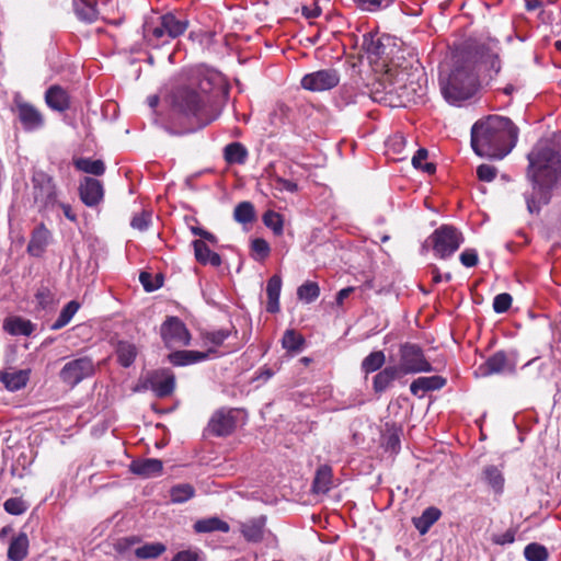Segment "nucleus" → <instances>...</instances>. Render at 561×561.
<instances>
[{
  "mask_svg": "<svg viewBox=\"0 0 561 561\" xmlns=\"http://www.w3.org/2000/svg\"><path fill=\"white\" fill-rule=\"evenodd\" d=\"M213 81L209 77L193 78L187 84H180L170 95L171 107L174 113L184 116L203 128L221 113L216 98L211 94Z\"/></svg>",
  "mask_w": 561,
  "mask_h": 561,
  "instance_id": "nucleus-1",
  "label": "nucleus"
},
{
  "mask_svg": "<svg viewBox=\"0 0 561 561\" xmlns=\"http://www.w3.org/2000/svg\"><path fill=\"white\" fill-rule=\"evenodd\" d=\"M528 176L533 192L525 194L530 214L539 213L549 203L551 191L561 183V154L550 147H537L528 154Z\"/></svg>",
  "mask_w": 561,
  "mask_h": 561,
  "instance_id": "nucleus-2",
  "label": "nucleus"
},
{
  "mask_svg": "<svg viewBox=\"0 0 561 561\" xmlns=\"http://www.w3.org/2000/svg\"><path fill=\"white\" fill-rule=\"evenodd\" d=\"M518 129L503 116L490 115L476 122L471 128V147L480 156L503 159L515 147Z\"/></svg>",
  "mask_w": 561,
  "mask_h": 561,
  "instance_id": "nucleus-3",
  "label": "nucleus"
},
{
  "mask_svg": "<svg viewBox=\"0 0 561 561\" xmlns=\"http://www.w3.org/2000/svg\"><path fill=\"white\" fill-rule=\"evenodd\" d=\"M439 85L444 99L451 105L460 106L476 95L480 82L470 51L461 49L453 54L451 64L440 69Z\"/></svg>",
  "mask_w": 561,
  "mask_h": 561,
  "instance_id": "nucleus-4",
  "label": "nucleus"
},
{
  "mask_svg": "<svg viewBox=\"0 0 561 561\" xmlns=\"http://www.w3.org/2000/svg\"><path fill=\"white\" fill-rule=\"evenodd\" d=\"M187 26V20H180L173 13H165L158 18L156 24L146 22L144 36L149 44L158 46L181 36Z\"/></svg>",
  "mask_w": 561,
  "mask_h": 561,
  "instance_id": "nucleus-5",
  "label": "nucleus"
},
{
  "mask_svg": "<svg viewBox=\"0 0 561 561\" xmlns=\"http://www.w3.org/2000/svg\"><path fill=\"white\" fill-rule=\"evenodd\" d=\"M403 376L435 371L436 368L425 357L422 347L414 343H403L399 347V365Z\"/></svg>",
  "mask_w": 561,
  "mask_h": 561,
  "instance_id": "nucleus-6",
  "label": "nucleus"
},
{
  "mask_svg": "<svg viewBox=\"0 0 561 561\" xmlns=\"http://www.w3.org/2000/svg\"><path fill=\"white\" fill-rule=\"evenodd\" d=\"M435 255L446 259L454 254L463 242L462 233L449 225H442L428 238Z\"/></svg>",
  "mask_w": 561,
  "mask_h": 561,
  "instance_id": "nucleus-7",
  "label": "nucleus"
},
{
  "mask_svg": "<svg viewBox=\"0 0 561 561\" xmlns=\"http://www.w3.org/2000/svg\"><path fill=\"white\" fill-rule=\"evenodd\" d=\"M94 373L93 360L83 356L67 362L59 371V379L66 386L75 388L82 380L92 377Z\"/></svg>",
  "mask_w": 561,
  "mask_h": 561,
  "instance_id": "nucleus-8",
  "label": "nucleus"
},
{
  "mask_svg": "<svg viewBox=\"0 0 561 561\" xmlns=\"http://www.w3.org/2000/svg\"><path fill=\"white\" fill-rule=\"evenodd\" d=\"M33 196L41 208L57 204V187L54 179L44 171H35L32 176Z\"/></svg>",
  "mask_w": 561,
  "mask_h": 561,
  "instance_id": "nucleus-9",
  "label": "nucleus"
},
{
  "mask_svg": "<svg viewBox=\"0 0 561 561\" xmlns=\"http://www.w3.org/2000/svg\"><path fill=\"white\" fill-rule=\"evenodd\" d=\"M163 342L168 347L190 344L191 335L185 324L176 317H169L160 329Z\"/></svg>",
  "mask_w": 561,
  "mask_h": 561,
  "instance_id": "nucleus-10",
  "label": "nucleus"
},
{
  "mask_svg": "<svg viewBox=\"0 0 561 561\" xmlns=\"http://www.w3.org/2000/svg\"><path fill=\"white\" fill-rule=\"evenodd\" d=\"M340 82V75L335 69H322L301 79V87L312 92H323L335 88Z\"/></svg>",
  "mask_w": 561,
  "mask_h": 561,
  "instance_id": "nucleus-11",
  "label": "nucleus"
},
{
  "mask_svg": "<svg viewBox=\"0 0 561 561\" xmlns=\"http://www.w3.org/2000/svg\"><path fill=\"white\" fill-rule=\"evenodd\" d=\"M516 368V354H507L499 351L490 356L480 367L481 376H490L494 374L514 373Z\"/></svg>",
  "mask_w": 561,
  "mask_h": 561,
  "instance_id": "nucleus-12",
  "label": "nucleus"
},
{
  "mask_svg": "<svg viewBox=\"0 0 561 561\" xmlns=\"http://www.w3.org/2000/svg\"><path fill=\"white\" fill-rule=\"evenodd\" d=\"M175 387V378L172 374H152L144 383L136 387V391L150 389L158 398L170 396Z\"/></svg>",
  "mask_w": 561,
  "mask_h": 561,
  "instance_id": "nucleus-13",
  "label": "nucleus"
},
{
  "mask_svg": "<svg viewBox=\"0 0 561 561\" xmlns=\"http://www.w3.org/2000/svg\"><path fill=\"white\" fill-rule=\"evenodd\" d=\"M237 425L234 412L232 410L216 411L208 423V428L215 436H227L233 432Z\"/></svg>",
  "mask_w": 561,
  "mask_h": 561,
  "instance_id": "nucleus-14",
  "label": "nucleus"
},
{
  "mask_svg": "<svg viewBox=\"0 0 561 561\" xmlns=\"http://www.w3.org/2000/svg\"><path fill=\"white\" fill-rule=\"evenodd\" d=\"M51 232L47 229L44 224H39L34 228L31 233V238L27 244V253L35 257H41L46 248L50 243Z\"/></svg>",
  "mask_w": 561,
  "mask_h": 561,
  "instance_id": "nucleus-15",
  "label": "nucleus"
},
{
  "mask_svg": "<svg viewBox=\"0 0 561 561\" xmlns=\"http://www.w3.org/2000/svg\"><path fill=\"white\" fill-rule=\"evenodd\" d=\"M80 198L89 207L98 205L103 198V186L93 178H84L79 187Z\"/></svg>",
  "mask_w": 561,
  "mask_h": 561,
  "instance_id": "nucleus-16",
  "label": "nucleus"
},
{
  "mask_svg": "<svg viewBox=\"0 0 561 561\" xmlns=\"http://www.w3.org/2000/svg\"><path fill=\"white\" fill-rule=\"evenodd\" d=\"M18 114L25 130H35L44 124L39 111L28 103H19Z\"/></svg>",
  "mask_w": 561,
  "mask_h": 561,
  "instance_id": "nucleus-17",
  "label": "nucleus"
},
{
  "mask_svg": "<svg viewBox=\"0 0 561 561\" xmlns=\"http://www.w3.org/2000/svg\"><path fill=\"white\" fill-rule=\"evenodd\" d=\"M446 385V379L442 376L419 377L410 385V391L413 396L423 397L428 391L439 390Z\"/></svg>",
  "mask_w": 561,
  "mask_h": 561,
  "instance_id": "nucleus-18",
  "label": "nucleus"
},
{
  "mask_svg": "<svg viewBox=\"0 0 561 561\" xmlns=\"http://www.w3.org/2000/svg\"><path fill=\"white\" fill-rule=\"evenodd\" d=\"M163 463L159 459L147 458L131 461L129 470L142 478L157 477L162 472Z\"/></svg>",
  "mask_w": 561,
  "mask_h": 561,
  "instance_id": "nucleus-19",
  "label": "nucleus"
},
{
  "mask_svg": "<svg viewBox=\"0 0 561 561\" xmlns=\"http://www.w3.org/2000/svg\"><path fill=\"white\" fill-rule=\"evenodd\" d=\"M48 107L57 112H65L70 107V96L60 85H51L45 93Z\"/></svg>",
  "mask_w": 561,
  "mask_h": 561,
  "instance_id": "nucleus-20",
  "label": "nucleus"
},
{
  "mask_svg": "<svg viewBox=\"0 0 561 561\" xmlns=\"http://www.w3.org/2000/svg\"><path fill=\"white\" fill-rule=\"evenodd\" d=\"M31 369H20L14 371L0 370V382L9 391L23 389L30 380Z\"/></svg>",
  "mask_w": 561,
  "mask_h": 561,
  "instance_id": "nucleus-21",
  "label": "nucleus"
},
{
  "mask_svg": "<svg viewBox=\"0 0 561 561\" xmlns=\"http://www.w3.org/2000/svg\"><path fill=\"white\" fill-rule=\"evenodd\" d=\"M401 377L403 375L396 365L387 366L374 376L373 389L376 393H382L396 379Z\"/></svg>",
  "mask_w": 561,
  "mask_h": 561,
  "instance_id": "nucleus-22",
  "label": "nucleus"
},
{
  "mask_svg": "<svg viewBox=\"0 0 561 561\" xmlns=\"http://www.w3.org/2000/svg\"><path fill=\"white\" fill-rule=\"evenodd\" d=\"M2 328L7 333L13 336H30L35 330V325L30 320L19 316L7 317L3 320Z\"/></svg>",
  "mask_w": 561,
  "mask_h": 561,
  "instance_id": "nucleus-23",
  "label": "nucleus"
},
{
  "mask_svg": "<svg viewBox=\"0 0 561 561\" xmlns=\"http://www.w3.org/2000/svg\"><path fill=\"white\" fill-rule=\"evenodd\" d=\"M333 485L332 468L328 465L320 466L314 474L311 492L317 495L327 494Z\"/></svg>",
  "mask_w": 561,
  "mask_h": 561,
  "instance_id": "nucleus-24",
  "label": "nucleus"
},
{
  "mask_svg": "<svg viewBox=\"0 0 561 561\" xmlns=\"http://www.w3.org/2000/svg\"><path fill=\"white\" fill-rule=\"evenodd\" d=\"M215 353V348L210 347L207 352L199 351H176L169 355V360L175 366H184L205 360Z\"/></svg>",
  "mask_w": 561,
  "mask_h": 561,
  "instance_id": "nucleus-25",
  "label": "nucleus"
},
{
  "mask_svg": "<svg viewBox=\"0 0 561 561\" xmlns=\"http://www.w3.org/2000/svg\"><path fill=\"white\" fill-rule=\"evenodd\" d=\"M282 290V278L279 275H273L266 285L267 305L266 310L271 313L279 311V296Z\"/></svg>",
  "mask_w": 561,
  "mask_h": 561,
  "instance_id": "nucleus-26",
  "label": "nucleus"
},
{
  "mask_svg": "<svg viewBox=\"0 0 561 561\" xmlns=\"http://www.w3.org/2000/svg\"><path fill=\"white\" fill-rule=\"evenodd\" d=\"M194 254L195 259L201 264H210L211 266H219L221 264V257L218 253L213 252L204 242V240H194Z\"/></svg>",
  "mask_w": 561,
  "mask_h": 561,
  "instance_id": "nucleus-27",
  "label": "nucleus"
},
{
  "mask_svg": "<svg viewBox=\"0 0 561 561\" xmlns=\"http://www.w3.org/2000/svg\"><path fill=\"white\" fill-rule=\"evenodd\" d=\"M482 480L493 490L494 493L501 494L504 490L505 479L500 469L496 466L489 465L482 470Z\"/></svg>",
  "mask_w": 561,
  "mask_h": 561,
  "instance_id": "nucleus-28",
  "label": "nucleus"
},
{
  "mask_svg": "<svg viewBox=\"0 0 561 561\" xmlns=\"http://www.w3.org/2000/svg\"><path fill=\"white\" fill-rule=\"evenodd\" d=\"M28 538L25 533H20L14 537L8 549V558L11 561H22L27 556Z\"/></svg>",
  "mask_w": 561,
  "mask_h": 561,
  "instance_id": "nucleus-29",
  "label": "nucleus"
},
{
  "mask_svg": "<svg viewBox=\"0 0 561 561\" xmlns=\"http://www.w3.org/2000/svg\"><path fill=\"white\" fill-rule=\"evenodd\" d=\"M440 515L442 513L438 508L434 506L427 507L421 516L413 518V525L421 535H424L439 519Z\"/></svg>",
  "mask_w": 561,
  "mask_h": 561,
  "instance_id": "nucleus-30",
  "label": "nucleus"
},
{
  "mask_svg": "<svg viewBox=\"0 0 561 561\" xmlns=\"http://www.w3.org/2000/svg\"><path fill=\"white\" fill-rule=\"evenodd\" d=\"M138 351L135 344L121 341L116 346L117 360L123 367H129L133 365L137 357Z\"/></svg>",
  "mask_w": 561,
  "mask_h": 561,
  "instance_id": "nucleus-31",
  "label": "nucleus"
},
{
  "mask_svg": "<svg viewBox=\"0 0 561 561\" xmlns=\"http://www.w3.org/2000/svg\"><path fill=\"white\" fill-rule=\"evenodd\" d=\"M264 524L263 517L251 519L242 525V535L249 541H260L263 538Z\"/></svg>",
  "mask_w": 561,
  "mask_h": 561,
  "instance_id": "nucleus-32",
  "label": "nucleus"
},
{
  "mask_svg": "<svg viewBox=\"0 0 561 561\" xmlns=\"http://www.w3.org/2000/svg\"><path fill=\"white\" fill-rule=\"evenodd\" d=\"M194 529L197 533H211V531H222L228 533L230 527L228 523L221 520L218 517H210L197 520L194 525Z\"/></svg>",
  "mask_w": 561,
  "mask_h": 561,
  "instance_id": "nucleus-33",
  "label": "nucleus"
},
{
  "mask_svg": "<svg viewBox=\"0 0 561 561\" xmlns=\"http://www.w3.org/2000/svg\"><path fill=\"white\" fill-rule=\"evenodd\" d=\"M75 12L77 16L84 22H93L98 12L92 0H73Z\"/></svg>",
  "mask_w": 561,
  "mask_h": 561,
  "instance_id": "nucleus-34",
  "label": "nucleus"
},
{
  "mask_svg": "<svg viewBox=\"0 0 561 561\" xmlns=\"http://www.w3.org/2000/svg\"><path fill=\"white\" fill-rule=\"evenodd\" d=\"M80 305L76 300L69 301L60 311L57 320L51 324V330H60L66 327L79 310Z\"/></svg>",
  "mask_w": 561,
  "mask_h": 561,
  "instance_id": "nucleus-35",
  "label": "nucleus"
},
{
  "mask_svg": "<svg viewBox=\"0 0 561 561\" xmlns=\"http://www.w3.org/2000/svg\"><path fill=\"white\" fill-rule=\"evenodd\" d=\"M386 362V355L382 351H375L367 355L360 365L365 374H370L379 370Z\"/></svg>",
  "mask_w": 561,
  "mask_h": 561,
  "instance_id": "nucleus-36",
  "label": "nucleus"
},
{
  "mask_svg": "<svg viewBox=\"0 0 561 561\" xmlns=\"http://www.w3.org/2000/svg\"><path fill=\"white\" fill-rule=\"evenodd\" d=\"M167 547L162 542H150L135 549L138 559H157L164 553Z\"/></svg>",
  "mask_w": 561,
  "mask_h": 561,
  "instance_id": "nucleus-37",
  "label": "nucleus"
},
{
  "mask_svg": "<svg viewBox=\"0 0 561 561\" xmlns=\"http://www.w3.org/2000/svg\"><path fill=\"white\" fill-rule=\"evenodd\" d=\"M248 151L245 147L240 142H232L225 148V159L229 163L242 164L245 162Z\"/></svg>",
  "mask_w": 561,
  "mask_h": 561,
  "instance_id": "nucleus-38",
  "label": "nucleus"
},
{
  "mask_svg": "<svg viewBox=\"0 0 561 561\" xmlns=\"http://www.w3.org/2000/svg\"><path fill=\"white\" fill-rule=\"evenodd\" d=\"M304 343V336L293 329L286 330L282 339V345L288 352L297 353L301 351Z\"/></svg>",
  "mask_w": 561,
  "mask_h": 561,
  "instance_id": "nucleus-39",
  "label": "nucleus"
},
{
  "mask_svg": "<svg viewBox=\"0 0 561 561\" xmlns=\"http://www.w3.org/2000/svg\"><path fill=\"white\" fill-rule=\"evenodd\" d=\"M233 218L236 221L247 225L255 219L254 206L250 202L239 203L233 210Z\"/></svg>",
  "mask_w": 561,
  "mask_h": 561,
  "instance_id": "nucleus-40",
  "label": "nucleus"
},
{
  "mask_svg": "<svg viewBox=\"0 0 561 561\" xmlns=\"http://www.w3.org/2000/svg\"><path fill=\"white\" fill-rule=\"evenodd\" d=\"M75 167L82 172L93 175H102L105 171V165L102 160L80 158L75 161Z\"/></svg>",
  "mask_w": 561,
  "mask_h": 561,
  "instance_id": "nucleus-41",
  "label": "nucleus"
},
{
  "mask_svg": "<svg viewBox=\"0 0 561 561\" xmlns=\"http://www.w3.org/2000/svg\"><path fill=\"white\" fill-rule=\"evenodd\" d=\"M298 299L306 304H311L320 296V287L316 282H306L297 289Z\"/></svg>",
  "mask_w": 561,
  "mask_h": 561,
  "instance_id": "nucleus-42",
  "label": "nucleus"
},
{
  "mask_svg": "<svg viewBox=\"0 0 561 561\" xmlns=\"http://www.w3.org/2000/svg\"><path fill=\"white\" fill-rule=\"evenodd\" d=\"M263 224L270 228L274 234L282 236L284 231V218L280 214L274 210H267L263 215Z\"/></svg>",
  "mask_w": 561,
  "mask_h": 561,
  "instance_id": "nucleus-43",
  "label": "nucleus"
},
{
  "mask_svg": "<svg viewBox=\"0 0 561 561\" xmlns=\"http://www.w3.org/2000/svg\"><path fill=\"white\" fill-rule=\"evenodd\" d=\"M270 186L274 191L275 196H277V193H296L298 191V185L296 182L283 179L278 175L271 176Z\"/></svg>",
  "mask_w": 561,
  "mask_h": 561,
  "instance_id": "nucleus-44",
  "label": "nucleus"
},
{
  "mask_svg": "<svg viewBox=\"0 0 561 561\" xmlns=\"http://www.w3.org/2000/svg\"><path fill=\"white\" fill-rule=\"evenodd\" d=\"M524 556L528 561H546L549 553L545 546L533 542L525 547Z\"/></svg>",
  "mask_w": 561,
  "mask_h": 561,
  "instance_id": "nucleus-45",
  "label": "nucleus"
},
{
  "mask_svg": "<svg viewBox=\"0 0 561 561\" xmlns=\"http://www.w3.org/2000/svg\"><path fill=\"white\" fill-rule=\"evenodd\" d=\"M171 500L174 503H183L194 495V488L191 484H178L171 489Z\"/></svg>",
  "mask_w": 561,
  "mask_h": 561,
  "instance_id": "nucleus-46",
  "label": "nucleus"
},
{
  "mask_svg": "<svg viewBox=\"0 0 561 561\" xmlns=\"http://www.w3.org/2000/svg\"><path fill=\"white\" fill-rule=\"evenodd\" d=\"M428 151L424 148H420L412 158V164L415 169H421L424 172L432 174L435 172L436 167L432 162L423 163L427 159Z\"/></svg>",
  "mask_w": 561,
  "mask_h": 561,
  "instance_id": "nucleus-47",
  "label": "nucleus"
},
{
  "mask_svg": "<svg viewBox=\"0 0 561 561\" xmlns=\"http://www.w3.org/2000/svg\"><path fill=\"white\" fill-rule=\"evenodd\" d=\"M363 47L367 54L378 57L382 54L383 45L374 35H364Z\"/></svg>",
  "mask_w": 561,
  "mask_h": 561,
  "instance_id": "nucleus-48",
  "label": "nucleus"
},
{
  "mask_svg": "<svg viewBox=\"0 0 561 561\" xmlns=\"http://www.w3.org/2000/svg\"><path fill=\"white\" fill-rule=\"evenodd\" d=\"M477 55H479V59L488 64L492 70H494L495 73H497L501 69V61L499 59L497 54L491 51L490 49L484 50V47H481L479 51H477Z\"/></svg>",
  "mask_w": 561,
  "mask_h": 561,
  "instance_id": "nucleus-49",
  "label": "nucleus"
},
{
  "mask_svg": "<svg viewBox=\"0 0 561 561\" xmlns=\"http://www.w3.org/2000/svg\"><path fill=\"white\" fill-rule=\"evenodd\" d=\"M4 511L11 515H21L26 512L27 505L20 497H10L3 504Z\"/></svg>",
  "mask_w": 561,
  "mask_h": 561,
  "instance_id": "nucleus-50",
  "label": "nucleus"
},
{
  "mask_svg": "<svg viewBox=\"0 0 561 561\" xmlns=\"http://www.w3.org/2000/svg\"><path fill=\"white\" fill-rule=\"evenodd\" d=\"M150 221H151V213H149L147 210H142L133 217V219L130 221V226L134 229H137L139 231H145L148 229Z\"/></svg>",
  "mask_w": 561,
  "mask_h": 561,
  "instance_id": "nucleus-51",
  "label": "nucleus"
},
{
  "mask_svg": "<svg viewBox=\"0 0 561 561\" xmlns=\"http://www.w3.org/2000/svg\"><path fill=\"white\" fill-rule=\"evenodd\" d=\"M512 296L507 293L499 294L494 297L493 309L496 313L506 312L512 305Z\"/></svg>",
  "mask_w": 561,
  "mask_h": 561,
  "instance_id": "nucleus-52",
  "label": "nucleus"
},
{
  "mask_svg": "<svg viewBox=\"0 0 561 561\" xmlns=\"http://www.w3.org/2000/svg\"><path fill=\"white\" fill-rule=\"evenodd\" d=\"M251 249L261 260L267 257L271 252L270 244L267 243L266 240L262 238H256L252 240Z\"/></svg>",
  "mask_w": 561,
  "mask_h": 561,
  "instance_id": "nucleus-53",
  "label": "nucleus"
},
{
  "mask_svg": "<svg viewBox=\"0 0 561 561\" xmlns=\"http://www.w3.org/2000/svg\"><path fill=\"white\" fill-rule=\"evenodd\" d=\"M459 260L466 267H473L479 262L478 252L474 249H466L461 252Z\"/></svg>",
  "mask_w": 561,
  "mask_h": 561,
  "instance_id": "nucleus-54",
  "label": "nucleus"
},
{
  "mask_svg": "<svg viewBox=\"0 0 561 561\" xmlns=\"http://www.w3.org/2000/svg\"><path fill=\"white\" fill-rule=\"evenodd\" d=\"M228 336H229V331L218 330V331L206 333L204 339L206 342L211 343L215 347H217V346H220Z\"/></svg>",
  "mask_w": 561,
  "mask_h": 561,
  "instance_id": "nucleus-55",
  "label": "nucleus"
},
{
  "mask_svg": "<svg viewBox=\"0 0 561 561\" xmlns=\"http://www.w3.org/2000/svg\"><path fill=\"white\" fill-rule=\"evenodd\" d=\"M477 175L481 181L491 182L496 176V169L490 164H481L477 169Z\"/></svg>",
  "mask_w": 561,
  "mask_h": 561,
  "instance_id": "nucleus-56",
  "label": "nucleus"
},
{
  "mask_svg": "<svg viewBox=\"0 0 561 561\" xmlns=\"http://www.w3.org/2000/svg\"><path fill=\"white\" fill-rule=\"evenodd\" d=\"M36 300L38 305L46 308L53 301V295L48 288L43 287L36 293Z\"/></svg>",
  "mask_w": 561,
  "mask_h": 561,
  "instance_id": "nucleus-57",
  "label": "nucleus"
},
{
  "mask_svg": "<svg viewBox=\"0 0 561 561\" xmlns=\"http://www.w3.org/2000/svg\"><path fill=\"white\" fill-rule=\"evenodd\" d=\"M151 278V274L148 272H141L139 275V280L146 291H153L161 286L160 284H152Z\"/></svg>",
  "mask_w": 561,
  "mask_h": 561,
  "instance_id": "nucleus-58",
  "label": "nucleus"
},
{
  "mask_svg": "<svg viewBox=\"0 0 561 561\" xmlns=\"http://www.w3.org/2000/svg\"><path fill=\"white\" fill-rule=\"evenodd\" d=\"M197 553L195 551H191V550H184V551H180L178 552L172 561H197Z\"/></svg>",
  "mask_w": 561,
  "mask_h": 561,
  "instance_id": "nucleus-59",
  "label": "nucleus"
},
{
  "mask_svg": "<svg viewBox=\"0 0 561 561\" xmlns=\"http://www.w3.org/2000/svg\"><path fill=\"white\" fill-rule=\"evenodd\" d=\"M354 291V287H346V288H343L341 289L337 294H336V305L339 307H342L343 306V302L344 300Z\"/></svg>",
  "mask_w": 561,
  "mask_h": 561,
  "instance_id": "nucleus-60",
  "label": "nucleus"
},
{
  "mask_svg": "<svg viewBox=\"0 0 561 561\" xmlns=\"http://www.w3.org/2000/svg\"><path fill=\"white\" fill-rule=\"evenodd\" d=\"M140 539L136 536L123 538L118 541L117 547L119 550L126 549L135 543H138Z\"/></svg>",
  "mask_w": 561,
  "mask_h": 561,
  "instance_id": "nucleus-61",
  "label": "nucleus"
},
{
  "mask_svg": "<svg viewBox=\"0 0 561 561\" xmlns=\"http://www.w3.org/2000/svg\"><path fill=\"white\" fill-rule=\"evenodd\" d=\"M514 539H515L514 534L506 531L505 534L496 537L494 539V542H496L499 545H505V543H512L514 541Z\"/></svg>",
  "mask_w": 561,
  "mask_h": 561,
  "instance_id": "nucleus-62",
  "label": "nucleus"
},
{
  "mask_svg": "<svg viewBox=\"0 0 561 561\" xmlns=\"http://www.w3.org/2000/svg\"><path fill=\"white\" fill-rule=\"evenodd\" d=\"M60 208L62 209L64 211V215L66 216V218H68L69 220L71 221H76L77 219V216L76 214L72 211L71 209V206L68 205V204H64V203H60L59 204Z\"/></svg>",
  "mask_w": 561,
  "mask_h": 561,
  "instance_id": "nucleus-63",
  "label": "nucleus"
},
{
  "mask_svg": "<svg viewBox=\"0 0 561 561\" xmlns=\"http://www.w3.org/2000/svg\"><path fill=\"white\" fill-rule=\"evenodd\" d=\"M274 375V371L270 368H264L260 371L259 379H263L264 381L268 380Z\"/></svg>",
  "mask_w": 561,
  "mask_h": 561,
  "instance_id": "nucleus-64",
  "label": "nucleus"
}]
</instances>
